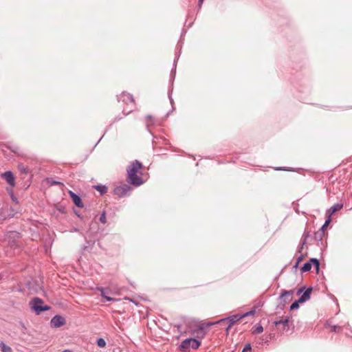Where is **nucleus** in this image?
<instances>
[{"instance_id": "nucleus-11", "label": "nucleus", "mask_w": 352, "mask_h": 352, "mask_svg": "<svg viewBox=\"0 0 352 352\" xmlns=\"http://www.w3.org/2000/svg\"><path fill=\"white\" fill-rule=\"evenodd\" d=\"M324 231L322 230H318L317 232H315L314 235V239L317 241L318 242H320L321 245H323L322 243V239L324 236Z\"/></svg>"}, {"instance_id": "nucleus-6", "label": "nucleus", "mask_w": 352, "mask_h": 352, "mask_svg": "<svg viewBox=\"0 0 352 352\" xmlns=\"http://www.w3.org/2000/svg\"><path fill=\"white\" fill-rule=\"evenodd\" d=\"M65 324V318L60 315H56L54 316L50 322L51 327L52 328H58Z\"/></svg>"}, {"instance_id": "nucleus-8", "label": "nucleus", "mask_w": 352, "mask_h": 352, "mask_svg": "<svg viewBox=\"0 0 352 352\" xmlns=\"http://www.w3.org/2000/svg\"><path fill=\"white\" fill-rule=\"evenodd\" d=\"M69 195L76 206L79 208L83 207V204L81 198L72 191H69Z\"/></svg>"}, {"instance_id": "nucleus-23", "label": "nucleus", "mask_w": 352, "mask_h": 352, "mask_svg": "<svg viewBox=\"0 0 352 352\" xmlns=\"http://www.w3.org/2000/svg\"><path fill=\"white\" fill-rule=\"evenodd\" d=\"M309 261L316 266L317 270L319 268L320 262L317 258H311Z\"/></svg>"}, {"instance_id": "nucleus-15", "label": "nucleus", "mask_w": 352, "mask_h": 352, "mask_svg": "<svg viewBox=\"0 0 352 352\" xmlns=\"http://www.w3.org/2000/svg\"><path fill=\"white\" fill-rule=\"evenodd\" d=\"M146 124L148 129L154 124V119L151 116L148 115L146 117Z\"/></svg>"}, {"instance_id": "nucleus-30", "label": "nucleus", "mask_w": 352, "mask_h": 352, "mask_svg": "<svg viewBox=\"0 0 352 352\" xmlns=\"http://www.w3.org/2000/svg\"><path fill=\"white\" fill-rule=\"evenodd\" d=\"M11 198H12L13 201H14L16 203L18 202L16 197L13 194L11 195Z\"/></svg>"}, {"instance_id": "nucleus-17", "label": "nucleus", "mask_w": 352, "mask_h": 352, "mask_svg": "<svg viewBox=\"0 0 352 352\" xmlns=\"http://www.w3.org/2000/svg\"><path fill=\"white\" fill-rule=\"evenodd\" d=\"M0 348L2 352H12V349L3 342L0 344Z\"/></svg>"}, {"instance_id": "nucleus-21", "label": "nucleus", "mask_w": 352, "mask_h": 352, "mask_svg": "<svg viewBox=\"0 0 352 352\" xmlns=\"http://www.w3.org/2000/svg\"><path fill=\"white\" fill-rule=\"evenodd\" d=\"M299 303H302L301 301H300V300L298 299V300H296L294 301L290 306V309L291 310H294V309H296L297 308H298L299 307Z\"/></svg>"}, {"instance_id": "nucleus-29", "label": "nucleus", "mask_w": 352, "mask_h": 352, "mask_svg": "<svg viewBox=\"0 0 352 352\" xmlns=\"http://www.w3.org/2000/svg\"><path fill=\"white\" fill-rule=\"evenodd\" d=\"M251 349H252V348H251V346H250V344H246V345L245 346V347L243 348V349L242 352H248V351H251Z\"/></svg>"}, {"instance_id": "nucleus-13", "label": "nucleus", "mask_w": 352, "mask_h": 352, "mask_svg": "<svg viewBox=\"0 0 352 352\" xmlns=\"http://www.w3.org/2000/svg\"><path fill=\"white\" fill-rule=\"evenodd\" d=\"M94 188L96 189L100 195H104L107 192V188L104 185H96L94 186Z\"/></svg>"}, {"instance_id": "nucleus-5", "label": "nucleus", "mask_w": 352, "mask_h": 352, "mask_svg": "<svg viewBox=\"0 0 352 352\" xmlns=\"http://www.w3.org/2000/svg\"><path fill=\"white\" fill-rule=\"evenodd\" d=\"M131 190V187L127 184H124L122 186H119L116 187L113 189L114 195H117L119 197H123L129 195Z\"/></svg>"}, {"instance_id": "nucleus-18", "label": "nucleus", "mask_w": 352, "mask_h": 352, "mask_svg": "<svg viewBox=\"0 0 352 352\" xmlns=\"http://www.w3.org/2000/svg\"><path fill=\"white\" fill-rule=\"evenodd\" d=\"M18 170L23 174H27L28 173V168L23 164H19L18 165Z\"/></svg>"}, {"instance_id": "nucleus-37", "label": "nucleus", "mask_w": 352, "mask_h": 352, "mask_svg": "<svg viewBox=\"0 0 352 352\" xmlns=\"http://www.w3.org/2000/svg\"><path fill=\"white\" fill-rule=\"evenodd\" d=\"M276 170H285L286 169H285L283 168H276Z\"/></svg>"}, {"instance_id": "nucleus-1", "label": "nucleus", "mask_w": 352, "mask_h": 352, "mask_svg": "<svg viewBox=\"0 0 352 352\" xmlns=\"http://www.w3.org/2000/svg\"><path fill=\"white\" fill-rule=\"evenodd\" d=\"M255 314V310H251L250 311L243 313V314H236L232 315L230 317L222 318L217 321L214 322H204V321H197L196 320H190L188 321V330H199L203 331L206 330V329L211 327L212 326H215V327L219 329V330H230L232 327V326L242 320V324H245L248 322V321L245 319L247 318H252Z\"/></svg>"}, {"instance_id": "nucleus-34", "label": "nucleus", "mask_w": 352, "mask_h": 352, "mask_svg": "<svg viewBox=\"0 0 352 352\" xmlns=\"http://www.w3.org/2000/svg\"><path fill=\"white\" fill-rule=\"evenodd\" d=\"M204 0H199L198 5L199 7H201V4L203 3Z\"/></svg>"}, {"instance_id": "nucleus-26", "label": "nucleus", "mask_w": 352, "mask_h": 352, "mask_svg": "<svg viewBox=\"0 0 352 352\" xmlns=\"http://www.w3.org/2000/svg\"><path fill=\"white\" fill-rule=\"evenodd\" d=\"M101 296L107 299V301H111L112 298L105 296L104 289L101 288L100 289Z\"/></svg>"}, {"instance_id": "nucleus-16", "label": "nucleus", "mask_w": 352, "mask_h": 352, "mask_svg": "<svg viewBox=\"0 0 352 352\" xmlns=\"http://www.w3.org/2000/svg\"><path fill=\"white\" fill-rule=\"evenodd\" d=\"M311 269V263L310 261L305 263L301 268L302 272H307L310 271Z\"/></svg>"}, {"instance_id": "nucleus-27", "label": "nucleus", "mask_w": 352, "mask_h": 352, "mask_svg": "<svg viewBox=\"0 0 352 352\" xmlns=\"http://www.w3.org/2000/svg\"><path fill=\"white\" fill-rule=\"evenodd\" d=\"M303 258H304V256L302 254H300V256H298L294 267H296L298 265V264L303 260Z\"/></svg>"}, {"instance_id": "nucleus-28", "label": "nucleus", "mask_w": 352, "mask_h": 352, "mask_svg": "<svg viewBox=\"0 0 352 352\" xmlns=\"http://www.w3.org/2000/svg\"><path fill=\"white\" fill-rule=\"evenodd\" d=\"M329 223V220L325 221V223L322 225V226L318 230H322L325 232V230Z\"/></svg>"}, {"instance_id": "nucleus-22", "label": "nucleus", "mask_w": 352, "mask_h": 352, "mask_svg": "<svg viewBox=\"0 0 352 352\" xmlns=\"http://www.w3.org/2000/svg\"><path fill=\"white\" fill-rule=\"evenodd\" d=\"M97 344L99 347H104L106 346V342L103 338H99L97 341Z\"/></svg>"}, {"instance_id": "nucleus-10", "label": "nucleus", "mask_w": 352, "mask_h": 352, "mask_svg": "<svg viewBox=\"0 0 352 352\" xmlns=\"http://www.w3.org/2000/svg\"><path fill=\"white\" fill-rule=\"evenodd\" d=\"M312 292V287H308L299 298L300 301L304 302L310 298L311 293Z\"/></svg>"}, {"instance_id": "nucleus-9", "label": "nucleus", "mask_w": 352, "mask_h": 352, "mask_svg": "<svg viewBox=\"0 0 352 352\" xmlns=\"http://www.w3.org/2000/svg\"><path fill=\"white\" fill-rule=\"evenodd\" d=\"M3 177L6 180V182L12 186H14L15 184L14 182V177L13 173L11 171H6L3 174Z\"/></svg>"}, {"instance_id": "nucleus-38", "label": "nucleus", "mask_w": 352, "mask_h": 352, "mask_svg": "<svg viewBox=\"0 0 352 352\" xmlns=\"http://www.w3.org/2000/svg\"><path fill=\"white\" fill-rule=\"evenodd\" d=\"M62 352H72L71 350H69V349H66Z\"/></svg>"}, {"instance_id": "nucleus-7", "label": "nucleus", "mask_w": 352, "mask_h": 352, "mask_svg": "<svg viewBox=\"0 0 352 352\" xmlns=\"http://www.w3.org/2000/svg\"><path fill=\"white\" fill-rule=\"evenodd\" d=\"M118 101H122L126 104L134 105L135 100L133 96L131 94L126 92H122L118 98Z\"/></svg>"}, {"instance_id": "nucleus-24", "label": "nucleus", "mask_w": 352, "mask_h": 352, "mask_svg": "<svg viewBox=\"0 0 352 352\" xmlns=\"http://www.w3.org/2000/svg\"><path fill=\"white\" fill-rule=\"evenodd\" d=\"M99 220H100V221L102 223H103V224L106 223V222H107V221H106V214H105L104 212L101 214Z\"/></svg>"}, {"instance_id": "nucleus-12", "label": "nucleus", "mask_w": 352, "mask_h": 352, "mask_svg": "<svg viewBox=\"0 0 352 352\" xmlns=\"http://www.w3.org/2000/svg\"><path fill=\"white\" fill-rule=\"evenodd\" d=\"M311 236V232L305 230L302 236V246H304L307 241L308 238Z\"/></svg>"}, {"instance_id": "nucleus-35", "label": "nucleus", "mask_w": 352, "mask_h": 352, "mask_svg": "<svg viewBox=\"0 0 352 352\" xmlns=\"http://www.w3.org/2000/svg\"><path fill=\"white\" fill-rule=\"evenodd\" d=\"M131 111H132V110H129V111H128L126 113H125V109H124V110H123V113H124V114L125 116H126V115H127V114H129V113L130 112H131Z\"/></svg>"}, {"instance_id": "nucleus-2", "label": "nucleus", "mask_w": 352, "mask_h": 352, "mask_svg": "<svg viewBox=\"0 0 352 352\" xmlns=\"http://www.w3.org/2000/svg\"><path fill=\"white\" fill-rule=\"evenodd\" d=\"M142 167V164L138 160H134L128 166L126 169L127 179L131 184L139 186L143 184L142 177L138 175V173H141Z\"/></svg>"}, {"instance_id": "nucleus-19", "label": "nucleus", "mask_w": 352, "mask_h": 352, "mask_svg": "<svg viewBox=\"0 0 352 352\" xmlns=\"http://www.w3.org/2000/svg\"><path fill=\"white\" fill-rule=\"evenodd\" d=\"M342 207H343V205L342 204H336L331 208V212L334 213V212L341 210L342 208Z\"/></svg>"}, {"instance_id": "nucleus-40", "label": "nucleus", "mask_w": 352, "mask_h": 352, "mask_svg": "<svg viewBox=\"0 0 352 352\" xmlns=\"http://www.w3.org/2000/svg\"><path fill=\"white\" fill-rule=\"evenodd\" d=\"M256 333H261V331H256Z\"/></svg>"}, {"instance_id": "nucleus-33", "label": "nucleus", "mask_w": 352, "mask_h": 352, "mask_svg": "<svg viewBox=\"0 0 352 352\" xmlns=\"http://www.w3.org/2000/svg\"><path fill=\"white\" fill-rule=\"evenodd\" d=\"M302 248H303V246H302V243H301L300 244V247H299L298 249V252L300 253L302 250Z\"/></svg>"}, {"instance_id": "nucleus-32", "label": "nucleus", "mask_w": 352, "mask_h": 352, "mask_svg": "<svg viewBox=\"0 0 352 352\" xmlns=\"http://www.w3.org/2000/svg\"><path fill=\"white\" fill-rule=\"evenodd\" d=\"M255 330H263V328L261 325H258Z\"/></svg>"}, {"instance_id": "nucleus-3", "label": "nucleus", "mask_w": 352, "mask_h": 352, "mask_svg": "<svg viewBox=\"0 0 352 352\" xmlns=\"http://www.w3.org/2000/svg\"><path fill=\"white\" fill-rule=\"evenodd\" d=\"M30 305L36 314H40L41 312L47 311L50 307L47 305H44L43 300L38 297L34 298L30 302Z\"/></svg>"}, {"instance_id": "nucleus-14", "label": "nucleus", "mask_w": 352, "mask_h": 352, "mask_svg": "<svg viewBox=\"0 0 352 352\" xmlns=\"http://www.w3.org/2000/svg\"><path fill=\"white\" fill-rule=\"evenodd\" d=\"M293 293H294V292L292 290L283 291L280 295V298H284V300L285 301V299L287 298H290L293 295Z\"/></svg>"}, {"instance_id": "nucleus-20", "label": "nucleus", "mask_w": 352, "mask_h": 352, "mask_svg": "<svg viewBox=\"0 0 352 352\" xmlns=\"http://www.w3.org/2000/svg\"><path fill=\"white\" fill-rule=\"evenodd\" d=\"M289 322V320L287 318H283L278 321H276L275 324L276 325L283 324V328L285 329L286 326H287V324Z\"/></svg>"}, {"instance_id": "nucleus-25", "label": "nucleus", "mask_w": 352, "mask_h": 352, "mask_svg": "<svg viewBox=\"0 0 352 352\" xmlns=\"http://www.w3.org/2000/svg\"><path fill=\"white\" fill-rule=\"evenodd\" d=\"M48 183H50L51 185H63V183L58 182V181H54L52 179H47Z\"/></svg>"}, {"instance_id": "nucleus-36", "label": "nucleus", "mask_w": 352, "mask_h": 352, "mask_svg": "<svg viewBox=\"0 0 352 352\" xmlns=\"http://www.w3.org/2000/svg\"><path fill=\"white\" fill-rule=\"evenodd\" d=\"M120 119V118H116L114 119L113 122H116L118 121Z\"/></svg>"}, {"instance_id": "nucleus-39", "label": "nucleus", "mask_w": 352, "mask_h": 352, "mask_svg": "<svg viewBox=\"0 0 352 352\" xmlns=\"http://www.w3.org/2000/svg\"><path fill=\"white\" fill-rule=\"evenodd\" d=\"M177 328L180 329V328H182V327L181 326H177Z\"/></svg>"}, {"instance_id": "nucleus-4", "label": "nucleus", "mask_w": 352, "mask_h": 352, "mask_svg": "<svg viewBox=\"0 0 352 352\" xmlns=\"http://www.w3.org/2000/svg\"><path fill=\"white\" fill-rule=\"evenodd\" d=\"M201 344V342L194 338L184 340L180 344V350L184 352H188L192 349H197Z\"/></svg>"}, {"instance_id": "nucleus-31", "label": "nucleus", "mask_w": 352, "mask_h": 352, "mask_svg": "<svg viewBox=\"0 0 352 352\" xmlns=\"http://www.w3.org/2000/svg\"><path fill=\"white\" fill-rule=\"evenodd\" d=\"M304 289V287H302V288H300L298 291H297V294H300L302 292Z\"/></svg>"}]
</instances>
